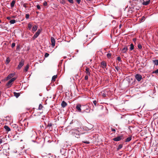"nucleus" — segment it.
I'll list each match as a JSON object with an SVG mask.
<instances>
[{
	"mask_svg": "<svg viewBox=\"0 0 158 158\" xmlns=\"http://www.w3.org/2000/svg\"><path fill=\"white\" fill-rule=\"evenodd\" d=\"M71 133L76 137L78 138L79 135L81 134V132L79 131V129L77 130H73L70 131Z\"/></svg>",
	"mask_w": 158,
	"mask_h": 158,
	"instance_id": "f257e3e1",
	"label": "nucleus"
},
{
	"mask_svg": "<svg viewBox=\"0 0 158 158\" xmlns=\"http://www.w3.org/2000/svg\"><path fill=\"white\" fill-rule=\"evenodd\" d=\"M36 134V132L34 130L31 129L28 132L29 136L31 138H35Z\"/></svg>",
	"mask_w": 158,
	"mask_h": 158,
	"instance_id": "f03ea898",
	"label": "nucleus"
},
{
	"mask_svg": "<svg viewBox=\"0 0 158 158\" xmlns=\"http://www.w3.org/2000/svg\"><path fill=\"white\" fill-rule=\"evenodd\" d=\"M130 2L131 3L132 6L138 5L140 3V0H131Z\"/></svg>",
	"mask_w": 158,
	"mask_h": 158,
	"instance_id": "7ed1b4c3",
	"label": "nucleus"
},
{
	"mask_svg": "<svg viewBox=\"0 0 158 158\" xmlns=\"http://www.w3.org/2000/svg\"><path fill=\"white\" fill-rule=\"evenodd\" d=\"M16 79V78L14 77L10 80L6 84V86L7 88H9L11 86L12 84V82Z\"/></svg>",
	"mask_w": 158,
	"mask_h": 158,
	"instance_id": "20e7f679",
	"label": "nucleus"
},
{
	"mask_svg": "<svg viewBox=\"0 0 158 158\" xmlns=\"http://www.w3.org/2000/svg\"><path fill=\"white\" fill-rule=\"evenodd\" d=\"M41 31V30L40 29H38V30L37 31L35 34L34 35L32 38L33 40H35L38 37V36L40 34V33Z\"/></svg>",
	"mask_w": 158,
	"mask_h": 158,
	"instance_id": "39448f33",
	"label": "nucleus"
},
{
	"mask_svg": "<svg viewBox=\"0 0 158 158\" xmlns=\"http://www.w3.org/2000/svg\"><path fill=\"white\" fill-rule=\"evenodd\" d=\"M135 77L138 81H140L142 79V76L139 74H136L135 76Z\"/></svg>",
	"mask_w": 158,
	"mask_h": 158,
	"instance_id": "423d86ee",
	"label": "nucleus"
},
{
	"mask_svg": "<svg viewBox=\"0 0 158 158\" xmlns=\"http://www.w3.org/2000/svg\"><path fill=\"white\" fill-rule=\"evenodd\" d=\"M24 61L23 60H22L19 63V64L18 66V68L20 69L24 65Z\"/></svg>",
	"mask_w": 158,
	"mask_h": 158,
	"instance_id": "0eeeda50",
	"label": "nucleus"
},
{
	"mask_svg": "<svg viewBox=\"0 0 158 158\" xmlns=\"http://www.w3.org/2000/svg\"><path fill=\"white\" fill-rule=\"evenodd\" d=\"M123 136L121 135L118 136L114 138L113 139V140L115 141H120L123 138Z\"/></svg>",
	"mask_w": 158,
	"mask_h": 158,
	"instance_id": "6e6552de",
	"label": "nucleus"
},
{
	"mask_svg": "<svg viewBox=\"0 0 158 158\" xmlns=\"http://www.w3.org/2000/svg\"><path fill=\"white\" fill-rule=\"evenodd\" d=\"M81 105L80 104H77L76 105V109L79 112H81Z\"/></svg>",
	"mask_w": 158,
	"mask_h": 158,
	"instance_id": "1a4fd4ad",
	"label": "nucleus"
},
{
	"mask_svg": "<svg viewBox=\"0 0 158 158\" xmlns=\"http://www.w3.org/2000/svg\"><path fill=\"white\" fill-rule=\"evenodd\" d=\"M150 0H143L142 4L143 5L147 6L149 4Z\"/></svg>",
	"mask_w": 158,
	"mask_h": 158,
	"instance_id": "9d476101",
	"label": "nucleus"
},
{
	"mask_svg": "<svg viewBox=\"0 0 158 158\" xmlns=\"http://www.w3.org/2000/svg\"><path fill=\"white\" fill-rule=\"evenodd\" d=\"M102 67L103 69H104L106 68L107 65L106 62L104 61H102L101 64Z\"/></svg>",
	"mask_w": 158,
	"mask_h": 158,
	"instance_id": "9b49d317",
	"label": "nucleus"
},
{
	"mask_svg": "<svg viewBox=\"0 0 158 158\" xmlns=\"http://www.w3.org/2000/svg\"><path fill=\"white\" fill-rule=\"evenodd\" d=\"M15 73H12L9 74L6 77V80H7L8 79H10L12 77L14 76L15 75Z\"/></svg>",
	"mask_w": 158,
	"mask_h": 158,
	"instance_id": "f8f14e48",
	"label": "nucleus"
},
{
	"mask_svg": "<svg viewBox=\"0 0 158 158\" xmlns=\"http://www.w3.org/2000/svg\"><path fill=\"white\" fill-rule=\"evenodd\" d=\"M85 73L86 74V75L90 76V73L89 69L88 67H86L85 69Z\"/></svg>",
	"mask_w": 158,
	"mask_h": 158,
	"instance_id": "ddd939ff",
	"label": "nucleus"
},
{
	"mask_svg": "<svg viewBox=\"0 0 158 158\" xmlns=\"http://www.w3.org/2000/svg\"><path fill=\"white\" fill-rule=\"evenodd\" d=\"M51 42L52 45L53 47L55 45V41L54 38L53 37L51 38Z\"/></svg>",
	"mask_w": 158,
	"mask_h": 158,
	"instance_id": "4468645a",
	"label": "nucleus"
},
{
	"mask_svg": "<svg viewBox=\"0 0 158 158\" xmlns=\"http://www.w3.org/2000/svg\"><path fill=\"white\" fill-rule=\"evenodd\" d=\"M61 105L62 107H65L67 105V103L64 101H63L61 103Z\"/></svg>",
	"mask_w": 158,
	"mask_h": 158,
	"instance_id": "2eb2a0df",
	"label": "nucleus"
},
{
	"mask_svg": "<svg viewBox=\"0 0 158 158\" xmlns=\"http://www.w3.org/2000/svg\"><path fill=\"white\" fill-rule=\"evenodd\" d=\"M128 48L127 47H125L122 50V52L123 53H125L127 51Z\"/></svg>",
	"mask_w": 158,
	"mask_h": 158,
	"instance_id": "dca6fc26",
	"label": "nucleus"
},
{
	"mask_svg": "<svg viewBox=\"0 0 158 158\" xmlns=\"http://www.w3.org/2000/svg\"><path fill=\"white\" fill-rule=\"evenodd\" d=\"M32 27V23H29L28 24V28L29 30H31Z\"/></svg>",
	"mask_w": 158,
	"mask_h": 158,
	"instance_id": "f3484780",
	"label": "nucleus"
},
{
	"mask_svg": "<svg viewBox=\"0 0 158 158\" xmlns=\"http://www.w3.org/2000/svg\"><path fill=\"white\" fill-rule=\"evenodd\" d=\"M37 29V26L35 25H34L32 27V31H33V33Z\"/></svg>",
	"mask_w": 158,
	"mask_h": 158,
	"instance_id": "a211bd4d",
	"label": "nucleus"
},
{
	"mask_svg": "<svg viewBox=\"0 0 158 158\" xmlns=\"http://www.w3.org/2000/svg\"><path fill=\"white\" fill-rule=\"evenodd\" d=\"M4 128L5 130L7 132L10 131V129L8 126H4Z\"/></svg>",
	"mask_w": 158,
	"mask_h": 158,
	"instance_id": "6ab92c4d",
	"label": "nucleus"
},
{
	"mask_svg": "<svg viewBox=\"0 0 158 158\" xmlns=\"http://www.w3.org/2000/svg\"><path fill=\"white\" fill-rule=\"evenodd\" d=\"M15 2V0H13L12 1L10 4V6L12 8L14 6Z\"/></svg>",
	"mask_w": 158,
	"mask_h": 158,
	"instance_id": "aec40b11",
	"label": "nucleus"
},
{
	"mask_svg": "<svg viewBox=\"0 0 158 158\" xmlns=\"http://www.w3.org/2000/svg\"><path fill=\"white\" fill-rule=\"evenodd\" d=\"M90 111V109L89 108H89H87L85 110H84L83 112V113H84L85 112H86V113H89Z\"/></svg>",
	"mask_w": 158,
	"mask_h": 158,
	"instance_id": "412c9836",
	"label": "nucleus"
},
{
	"mask_svg": "<svg viewBox=\"0 0 158 158\" xmlns=\"http://www.w3.org/2000/svg\"><path fill=\"white\" fill-rule=\"evenodd\" d=\"M14 96L17 98H18L20 96V94L15 92L14 93Z\"/></svg>",
	"mask_w": 158,
	"mask_h": 158,
	"instance_id": "4be33fe9",
	"label": "nucleus"
},
{
	"mask_svg": "<svg viewBox=\"0 0 158 158\" xmlns=\"http://www.w3.org/2000/svg\"><path fill=\"white\" fill-rule=\"evenodd\" d=\"M29 65L28 64L25 67L24 69V71H25V72H27L28 71V69H29Z\"/></svg>",
	"mask_w": 158,
	"mask_h": 158,
	"instance_id": "5701e85b",
	"label": "nucleus"
},
{
	"mask_svg": "<svg viewBox=\"0 0 158 158\" xmlns=\"http://www.w3.org/2000/svg\"><path fill=\"white\" fill-rule=\"evenodd\" d=\"M6 64H8L9 63L10 61V58L9 57H7L6 60Z\"/></svg>",
	"mask_w": 158,
	"mask_h": 158,
	"instance_id": "b1692460",
	"label": "nucleus"
},
{
	"mask_svg": "<svg viewBox=\"0 0 158 158\" xmlns=\"http://www.w3.org/2000/svg\"><path fill=\"white\" fill-rule=\"evenodd\" d=\"M131 137H128L127 139H126L125 142H129L130 141L131 139Z\"/></svg>",
	"mask_w": 158,
	"mask_h": 158,
	"instance_id": "393cba45",
	"label": "nucleus"
},
{
	"mask_svg": "<svg viewBox=\"0 0 158 158\" xmlns=\"http://www.w3.org/2000/svg\"><path fill=\"white\" fill-rule=\"evenodd\" d=\"M130 49L131 51H132V50L134 49V46L133 44H130Z\"/></svg>",
	"mask_w": 158,
	"mask_h": 158,
	"instance_id": "a878e982",
	"label": "nucleus"
},
{
	"mask_svg": "<svg viewBox=\"0 0 158 158\" xmlns=\"http://www.w3.org/2000/svg\"><path fill=\"white\" fill-rule=\"evenodd\" d=\"M153 61L155 65H158V60H153Z\"/></svg>",
	"mask_w": 158,
	"mask_h": 158,
	"instance_id": "bb28decb",
	"label": "nucleus"
},
{
	"mask_svg": "<svg viewBox=\"0 0 158 158\" xmlns=\"http://www.w3.org/2000/svg\"><path fill=\"white\" fill-rule=\"evenodd\" d=\"M16 22V21L15 19L11 20L10 21L9 23L11 24H13L15 23Z\"/></svg>",
	"mask_w": 158,
	"mask_h": 158,
	"instance_id": "cd10ccee",
	"label": "nucleus"
},
{
	"mask_svg": "<svg viewBox=\"0 0 158 158\" xmlns=\"http://www.w3.org/2000/svg\"><path fill=\"white\" fill-rule=\"evenodd\" d=\"M57 78V76L56 75H54L53 76L52 78V81H55L56 79Z\"/></svg>",
	"mask_w": 158,
	"mask_h": 158,
	"instance_id": "c85d7f7f",
	"label": "nucleus"
},
{
	"mask_svg": "<svg viewBox=\"0 0 158 158\" xmlns=\"http://www.w3.org/2000/svg\"><path fill=\"white\" fill-rule=\"evenodd\" d=\"M123 147V145L122 144H119L118 147V148H117V150H119V149H121Z\"/></svg>",
	"mask_w": 158,
	"mask_h": 158,
	"instance_id": "c756f323",
	"label": "nucleus"
},
{
	"mask_svg": "<svg viewBox=\"0 0 158 158\" xmlns=\"http://www.w3.org/2000/svg\"><path fill=\"white\" fill-rule=\"evenodd\" d=\"M107 57L108 58H110L111 56V53H108L107 54Z\"/></svg>",
	"mask_w": 158,
	"mask_h": 158,
	"instance_id": "7c9ffc66",
	"label": "nucleus"
},
{
	"mask_svg": "<svg viewBox=\"0 0 158 158\" xmlns=\"http://www.w3.org/2000/svg\"><path fill=\"white\" fill-rule=\"evenodd\" d=\"M42 108H43V106H42V105L41 104H40L39 105L38 109L40 110H41L42 109Z\"/></svg>",
	"mask_w": 158,
	"mask_h": 158,
	"instance_id": "2f4dec72",
	"label": "nucleus"
},
{
	"mask_svg": "<svg viewBox=\"0 0 158 158\" xmlns=\"http://www.w3.org/2000/svg\"><path fill=\"white\" fill-rule=\"evenodd\" d=\"M71 4L74 3V0H67Z\"/></svg>",
	"mask_w": 158,
	"mask_h": 158,
	"instance_id": "473e14b6",
	"label": "nucleus"
},
{
	"mask_svg": "<svg viewBox=\"0 0 158 158\" xmlns=\"http://www.w3.org/2000/svg\"><path fill=\"white\" fill-rule=\"evenodd\" d=\"M138 48L140 49H141L142 48V45L140 44H139L138 45Z\"/></svg>",
	"mask_w": 158,
	"mask_h": 158,
	"instance_id": "72a5a7b5",
	"label": "nucleus"
},
{
	"mask_svg": "<svg viewBox=\"0 0 158 158\" xmlns=\"http://www.w3.org/2000/svg\"><path fill=\"white\" fill-rule=\"evenodd\" d=\"M47 2L46 1H44L43 3V5L44 6H46L47 5Z\"/></svg>",
	"mask_w": 158,
	"mask_h": 158,
	"instance_id": "f704fd0d",
	"label": "nucleus"
},
{
	"mask_svg": "<svg viewBox=\"0 0 158 158\" xmlns=\"http://www.w3.org/2000/svg\"><path fill=\"white\" fill-rule=\"evenodd\" d=\"M29 18V15L28 14H27L26 15V18L27 19H28Z\"/></svg>",
	"mask_w": 158,
	"mask_h": 158,
	"instance_id": "c9c22d12",
	"label": "nucleus"
},
{
	"mask_svg": "<svg viewBox=\"0 0 158 158\" xmlns=\"http://www.w3.org/2000/svg\"><path fill=\"white\" fill-rule=\"evenodd\" d=\"M49 56V54L48 53H46L45 54L44 57H47Z\"/></svg>",
	"mask_w": 158,
	"mask_h": 158,
	"instance_id": "e433bc0d",
	"label": "nucleus"
},
{
	"mask_svg": "<svg viewBox=\"0 0 158 158\" xmlns=\"http://www.w3.org/2000/svg\"><path fill=\"white\" fill-rule=\"evenodd\" d=\"M117 60L119 61H121V59L120 56H118L117 57Z\"/></svg>",
	"mask_w": 158,
	"mask_h": 158,
	"instance_id": "4c0bfd02",
	"label": "nucleus"
},
{
	"mask_svg": "<svg viewBox=\"0 0 158 158\" xmlns=\"http://www.w3.org/2000/svg\"><path fill=\"white\" fill-rule=\"evenodd\" d=\"M89 75H86L85 77V80H87L88 79V76Z\"/></svg>",
	"mask_w": 158,
	"mask_h": 158,
	"instance_id": "58836bf2",
	"label": "nucleus"
},
{
	"mask_svg": "<svg viewBox=\"0 0 158 158\" xmlns=\"http://www.w3.org/2000/svg\"><path fill=\"white\" fill-rule=\"evenodd\" d=\"M82 142L83 143H85L87 144H89L90 143L88 141H83Z\"/></svg>",
	"mask_w": 158,
	"mask_h": 158,
	"instance_id": "ea45409f",
	"label": "nucleus"
},
{
	"mask_svg": "<svg viewBox=\"0 0 158 158\" xmlns=\"http://www.w3.org/2000/svg\"><path fill=\"white\" fill-rule=\"evenodd\" d=\"M15 43H13L12 44V45H11V47L12 48H13L15 46Z\"/></svg>",
	"mask_w": 158,
	"mask_h": 158,
	"instance_id": "a19ab883",
	"label": "nucleus"
},
{
	"mask_svg": "<svg viewBox=\"0 0 158 158\" xmlns=\"http://www.w3.org/2000/svg\"><path fill=\"white\" fill-rule=\"evenodd\" d=\"M52 126V124L51 123H48V127H50Z\"/></svg>",
	"mask_w": 158,
	"mask_h": 158,
	"instance_id": "79ce46f5",
	"label": "nucleus"
},
{
	"mask_svg": "<svg viewBox=\"0 0 158 158\" xmlns=\"http://www.w3.org/2000/svg\"><path fill=\"white\" fill-rule=\"evenodd\" d=\"M27 4L26 3H24L23 5V6L26 8L27 7Z\"/></svg>",
	"mask_w": 158,
	"mask_h": 158,
	"instance_id": "37998d69",
	"label": "nucleus"
},
{
	"mask_svg": "<svg viewBox=\"0 0 158 158\" xmlns=\"http://www.w3.org/2000/svg\"><path fill=\"white\" fill-rule=\"evenodd\" d=\"M36 7H37V8L38 9H39V10L40 9H41L40 6L39 5H37L36 6Z\"/></svg>",
	"mask_w": 158,
	"mask_h": 158,
	"instance_id": "c03bdc74",
	"label": "nucleus"
},
{
	"mask_svg": "<svg viewBox=\"0 0 158 158\" xmlns=\"http://www.w3.org/2000/svg\"><path fill=\"white\" fill-rule=\"evenodd\" d=\"M76 2L78 4H79L80 3L81 0H75Z\"/></svg>",
	"mask_w": 158,
	"mask_h": 158,
	"instance_id": "a18cd8bd",
	"label": "nucleus"
},
{
	"mask_svg": "<svg viewBox=\"0 0 158 158\" xmlns=\"http://www.w3.org/2000/svg\"><path fill=\"white\" fill-rule=\"evenodd\" d=\"M93 102V103L94 104V105L95 106H96V103H97V102L96 101H95V100Z\"/></svg>",
	"mask_w": 158,
	"mask_h": 158,
	"instance_id": "49530a36",
	"label": "nucleus"
},
{
	"mask_svg": "<svg viewBox=\"0 0 158 158\" xmlns=\"http://www.w3.org/2000/svg\"><path fill=\"white\" fill-rule=\"evenodd\" d=\"M115 69L118 71L119 70V68L117 66L115 67Z\"/></svg>",
	"mask_w": 158,
	"mask_h": 158,
	"instance_id": "de8ad7c7",
	"label": "nucleus"
},
{
	"mask_svg": "<svg viewBox=\"0 0 158 158\" xmlns=\"http://www.w3.org/2000/svg\"><path fill=\"white\" fill-rule=\"evenodd\" d=\"M111 131H114V132H115L116 131L115 129H114V128H111Z\"/></svg>",
	"mask_w": 158,
	"mask_h": 158,
	"instance_id": "09e8293b",
	"label": "nucleus"
},
{
	"mask_svg": "<svg viewBox=\"0 0 158 158\" xmlns=\"http://www.w3.org/2000/svg\"><path fill=\"white\" fill-rule=\"evenodd\" d=\"M155 73H158V69H157V70H156L155 71Z\"/></svg>",
	"mask_w": 158,
	"mask_h": 158,
	"instance_id": "8fccbe9b",
	"label": "nucleus"
},
{
	"mask_svg": "<svg viewBox=\"0 0 158 158\" xmlns=\"http://www.w3.org/2000/svg\"><path fill=\"white\" fill-rule=\"evenodd\" d=\"M6 19L8 20H10L11 18L10 17H7Z\"/></svg>",
	"mask_w": 158,
	"mask_h": 158,
	"instance_id": "3c124183",
	"label": "nucleus"
},
{
	"mask_svg": "<svg viewBox=\"0 0 158 158\" xmlns=\"http://www.w3.org/2000/svg\"><path fill=\"white\" fill-rule=\"evenodd\" d=\"M102 95L103 97H106V95L105 94H103Z\"/></svg>",
	"mask_w": 158,
	"mask_h": 158,
	"instance_id": "603ef678",
	"label": "nucleus"
},
{
	"mask_svg": "<svg viewBox=\"0 0 158 158\" xmlns=\"http://www.w3.org/2000/svg\"><path fill=\"white\" fill-rule=\"evenodd\" d=\"M19 48H20L19 46H18L17 47V49H19Z\"/></svg>",
	"mask_w": 158,
	"mask_h": 158,
	"instance_id": "864d4df0",
	"label": "nucleus"
},
{
	"mask_svg": "<svg viewBox=\"0 0 158 158\" xmlns=\"http://www.w3.org/2000/svg\"><path fill=\"white\" fill-rule=\"evenodd\" d=\"M121 26H122V25L121 24H120L119 26V28H120L121 27Z\"/></svg>",
	"mask_w": 158,
	"mask_h": 158,
	"instance_id": "5fc2aeb1",
	"label": "nucleus"
},
{
	"mask_svg": "<svg viewBox=\"0 0 158 158\" xmlns=\"http://www.w3.org/2000/svg\"><path fill=\"white\" fill-rule=\"evenodd\" d=\"M87 1H91L92 0H85Z\"/></svg>",
	"mask_w": 158,
	"mask_h": 158,
	"instance_id": "6e6d98bb",
	"label": "nucleus"
},
{
	"mask_svg": "<svg viewBox=\"0 0 158 158\" xmlns=\"http://www.w3.org/2000/svg\"><path fill=\"white\" fill-rule=\"evenodd\" d=\"M133 40L134 41H135V40H136V39H133Z\"/></svg>",
	"mask_w": 158,
	"mask_h": 158,
	"instance_id": "4d7b16f0",
	"label": "nucleus"
},
{
	"mask_svg": "<svg viewBox=\"0 0 158 158\" xmlns=\"http://www.w3.org/2000/svg\"><path fill=\"white\" fill-rule=\"evenodd\" d=\"M1 23V20H0V23Z\"/></svg>",
	"mask_w": 158,
	"mask_h": 158,
	"instance_id": "13d9d810",
	"label": "nucleus"
},
{
	"mask_svg": "<svg viewBox=\"0 0 158 158\" xmlns=\"http://www.w3.org/2000/svg\"><path fill=\"white\" fill-rule=\"evenodd\" d=\"M40 95V96H41V95H40H40Z\"/></svg>",
	"mask_w": 158,
	"mask_h": 158,
	"instance_id": "bf43d9fd",
	"label": "nucleus"
},
{
	"mask_svg": "<svg viewBox=\"0 0 158 158\" xmlns=\"http://www.w3.org/2000/svg\"><path fill=\"white\" fill-rule=\"evenodd\" d=\"M142 18H144V17H143H143H142Z\"/></svg>",
	"mask_w": 158,
	"mask_h": 158,
	"instance_id": "052dcab7",
	"label": "nucleus"
},
{
	"mask_svg": "<svg viewBox=\"0 0 158 158\" xmlns=\"http://www.w3.org/2000/svg\"><path fill=\"white\" fill-rule=\"evenodd\" d=\"M36 13H38V12H36Z\"/></svg>",
	"mask_w": 158,
	"mask_h": 158,
	"instance_id": "680f3d73",
	"label": "nucleus"
}]
</instances>
